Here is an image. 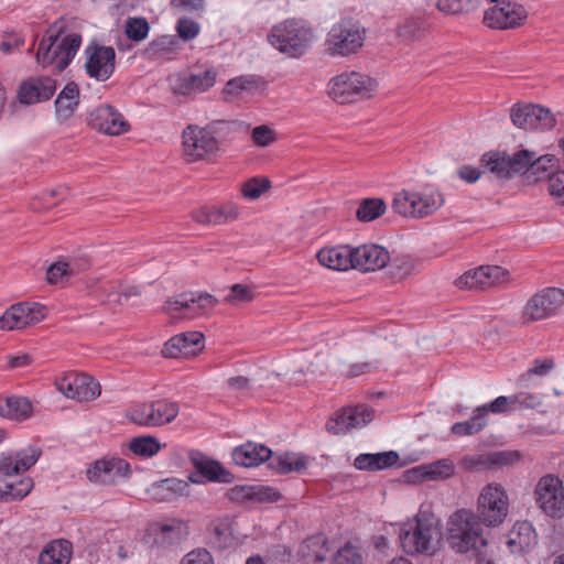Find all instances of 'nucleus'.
Listing matches in <instances>:
<instances>
[{
  "label": "nucleus",
  "instance_id": "nucleus-1",
  "mask_svg": "<svg viewBox=\"0 0 564 564\" xmlns=\"http://www.w3.org/2000/svg\"><path fill=\"white\" fill-rule=\"evenodd\" d=\"M509 506V496L502 485H486L477 499V513L460 509L451 516L447 536L451 547L458 553L479 556L487 545L481 525L495 528L502 524L508 517Z\"/></svg>",
  "mask_w": 564,
  "mask_h": 564
},
{
  "label": "nucleus",
  "instance_id": "nucleus-2",
  "mask_svg": "<svg viewBox=\"0 0 564 564\" xmlns=\"http://www.w3.org/2000/svg\"><path fill=\"white\" fill-rule=\"evenodd\" d=\"M313 31L303 21L285 20L274 25L268 34V42L278 51L290 57H300L308 48Z\"/></svg>",
  "mask_w": 564,
  "mask_h": 564
},
{
  "label": "nucleus",
  "instance_id": "nucleus-3",
  "mask_svg": "<svg viewBox=\"0 0 564 564\" xmlns=\"http://www.w3.org/2000/svg\"><path fill=\"white\" fill-rule=\"evenodd\" d=\"M58 34L47 31L39 43L36 62L43 67L55 65L57 72L64 70L75 57L82 44L78 33L65 35L59 43Z\"/></svg>",
  "mask_w": 564,
  "mask_h": 564
},
{
  "label": "nucleus",
  "instance_id": "nucleus-4",
  "mask_svg": "<svg viewBox=\"0 0 564 564\" xmlns=\"http://www.w3.org/2000/svg\"><path fill=\"white\" fill-rule=\"evenodd\" d=\"M377 88L373 78L358 72H345L333 77L327 85L328 96L340 105L370 98Z\"/></svg>",
  "mask_w": 564,
  "mask_h": 564
},
{
  "label": "nucleus",
  "instance_id": "nucleus-5",
  "mask_svg": "<svg viewBox=\"0 0 564 564\" xmlns=\"http://www.w3.org/2000/svg\"><path fill=\"white\" fill-rule=\"evenodd\" d=\"M365 39L366 30L358 21L341 19L327 33L326 51L332 56H349L364 46Z\"/></svg>",
  "mask_w": 564,
  "mask_h": 564
},
{
  "label": "nucleus",
  "instance_id": "nucleus-6",
  "mask_svg": "<svg viewBox=\"0 0 564 564\" xmlns=\"http://www.w3.org/2000/svg\"><path fill=\"white\" fill-rule=\"evenodd\" d=\"M444 204L438 192H416L402 189L397 192L392 199V209L405 218H424L432 215Z\"/></svg>",
  "mask_w": 564,
  "mask_h": 564
},
{
  "label": "nucleus",
  "instance_id": "nucleus-7",
  "mask_svg": "<svg viewBox=\"0 0 564 564\" xmlns=\"http://www.w3.org/2000/svg\"><path fill=\"white\" fill-rule=\"evenodd\" d=\"M438 529L430 519L417 518L404 524L399 540L403 551L410 555L433 554L436 550Z\"/></svg>",
  "mask_w": 564,
  "mask_h": 564
},
{
  "label": "nucleus",
  "instance_id": "nucleus-8",
  "mask_svg": "<svg viewBox=\"0 0 564 564\" xmlns=\"http://www.w3.org/2000/svg\"><path fill=\"white\" fill-rule=\"evenodd\" d=\"M178 412V403L159 399L133 406L127 417L130 422L140 426L158 427L174 421Z\"/></svg>",
  "mask_w": 564,
  "mask_h": 564
},
{
  "label": "nucleus",
  "instance_id": "nucleus-9",
  "mask_svg": "<svg viewBox=\"0 0 564 564\" xmlns=\"http://www.w3.org/2000/svg\"><path fill=\"white\" fill-rule=\"evenodd\" d=\"M182 138L184 154L189 162L209 160L219 151V141L208 128L187 126Z\"/></svg>",
  "mask_w": 564,
  "mask_h": 564
},
{
  "label": "nucleus",
  "instance_id": "nucleus-10",
  "mask_svg": "<svg viewBox=\"0 0 564 564\" xmlns=\"http://www.w3.org/2000/svg\"><path fill=\"white\" fill-rule=\"evenodd\" d=\"M564 305V292L558 288H545L529 299L522 310L524 324L543 321L554 316Z\"/></svg>",
  "mask_w": 564,
  "mask_h": 564
},
{
  "label": "nucleus",
  "instance_id": "nucleus-11",
  "mask_svg": "<svg viewBox=\"0 0 564 564\" xmlns=\"http://www.w3.org/2000/svg\"><path fill=\"white\" fill-rule=\"evenodd\" d=\"M535 500L541 510L552 519L564 517V487L555 475H545L536 484Z\"/></svg>",
  "mask_w": 564,
  "mask_h": 564
},
{
  "label": "nucleus",
  "instance_id": "nucleus-12",
  "mask_svg": "<svg viewBox=\"0 0 564 564\" xmlns=\"http://www.w3.org/2000/svg\"><path fill=\"white\" fill-rule=\"evenodd\" d=\"M216 78L215 68L198 67L175 74L171 77L170 83L175 95L191 96L207 91L215 85Z\"/></svg>",
  "mask_w": 564,
  "mask_h": 564
},
{
  "label": "nucleus",
  "instance_id": "nucleus-13",
  "mask_svg": "<svg viewBox=\"0 0 564 564\" xmlns=\"http://www.w3.org/2000/svg\"><path fill=\"white\" fill-rule=\"evenodd\" d=\"M528 18L525 8L510 0H502L487 9L482 22L494 30H509L521 26Z\"/></svg>",
  "mask_w": 564,
  "mask_h": 564
},
{
  "label": "nucleus",
  "instance_id": "nucleus-14",
  "mask_svg": "<svg viewBox=\"0 0 564 564\" xmlns=\"http://www.w3.org/2000/svg\"><path fill=\"white\" fill-rule=\"evenodd\" d=\"M527 150H519L513 154L505 151H489L482 154L480 163L486 171L497 178L508 180L523 172L524 166H527Z\"/></svg>",
  "mask_w": 564,
  "mask_h": 564
},
{
  "label": "nucleus",
  "instance_id": "nucleus-15",
  "mask_svg": "<svg viewBox=\"0 0 564 564\" xmlns=\"http://www.w3.org/2000/svg\"><path fill=\"white\" fill-rule=\"evenodd\" d=\"M188 458L195 469L188 476L189 481L193 484H230L235 479L234 475L218 460L206 456L199 451H191Z\"/></svg>",
  "mask_w": 564,
  "mask_h": 564
},
{
  "label": "nucleus",
  "instance_id": "nucleus-16",
  "mask_svg": "<svg viewBox=\"0 0 564 564\" xmlns=\"http://www.w3.org/2000/svg\"><path fill=\"white\" fill-rule=\"evenodd\" d=\"M512 123L524 130H550L556 124L555 116L550 109L532 104H516L510 111Z\"/></svg>",
  "mask_w": 564,
  "mask_h": 564
},
{
  "label": "nucleus",
  "instance_id": "nucleus-17",
  "mask_svg": "<svg viewBox=\"0 0 564 564\" xmlns=\"http://www.w3.org/2000/svg\"><path fill=\"white\" fill-rule=\"evenodd\" d=\"M509 271L499 265H480L456 279L455 285L467 290H486L509 281Z\"/></svg>",
  "mask_w": 564,
  "mask_h": 564
},
{
  "label": "nucleus",
  "instance_id": "nucleus-18",
  "mask_svg": "<svg viewBox=\"0 0 564 564\" xmlns=\"http://www.w3.org/2000/svg\"><path fill=\"white\" fill-rule=\"evenodd\" d=\"M87 478L95 484L113 486L131 475L130 464L119 457L97 459L88 469Z\"/></svg>",
  "mask_w": 564,
  "mask_h": 564
},
{
  "label": "nucleus",
  "instance_id": "nucleus-19",
  "mask_svg": "<svg viewBox=\"0 0 564 564\" xmlns=\"http://www.w3.org/2000/svg\"><path fill=\"white\" fill-rule=\"evenodd\" d=\"M45 317V307L39 303L21 302L10 306L0 317V329H22Z\"/></svg>",
  "mask_w": 564,
  "mask_h": 564
},
{
  "label": "nucleus",
  "instance_id": "nucleus-20",
  "mask_svg": "<svg viewBox=\"0 0 564 564\" xmlns=\"http://www.w3.org/2000/svg\"><path fill=\"white\" fill-rule=\"evenodd\" d=\"M85 54L87 56L85 69L89 77L100 82L111 77L116 68L113 47L91 43L86 47Z\"/></svg>",
  "mask_w": 564,
  "mask_h": 564
},
{
  "label": "nucleus",
  "instance_id": "nucleus-21",
  "mask_svg": "<svg viewBox=\"0 0 564 564\" xmlns=\"http://www.w3.org/2000/svg\"><path fill=\"white\" fill-rule=\"evenodd\" d=\"M57 389L67 398L89 402L100 395V384L85 373H69L57 381Z\"/></svg>",
  "mask_w": 564,
  "mask_h": 564
},
{
  "label": "nucleus",
  "instance_id": "nucleus-22",
  "mask_svg": "<svg viewBox=\"0 0 564 564\" xmlns=\"http://www.w3.org/2000/svg\"><path fill=\"white\" fill-rule=\"evenodd\" d=\"M372 416V410L366 405L343 408L326 422V431L334 435L345 434L351 429L365 426Z\"/></svg>",
  "mask_w": 564,
  "mask_h": 564
},
{
  "label": "nucleus",
  "instance_id": "nucleus-23",
  "mask_svg": "<svg viewBox=\"0 0 564 564\" xmlns=\"http://www.w3.org/2000/svg\"><path fill=\"white\" fill-rule=\"evenodd\" d=\"M88 123L91 128L109 135H119L130 129L122 115L110 105H101L94 109L88 115Z\"/></svg>",
  "mask_w": 564,
  "mask_h": 564
},
{
  "label": "nucleus",
  "instance_id": "nucleus-24",
  "mask_svg": "<svg viewBox=\"0 0 564 564\" xmlns=\"http://www.w3.org/2000/svg\"><path fill=\"white\" fill-rule=\"evenodd\" d=\"M204 335L199 332H185L170 338L162 348L165 358H188L203 349Z\"/></svg>",
  "mask_w": 564,
  "mask_h": 564
},
{
  "label": "nucleus",
  "instance_id": "nucleus-25",
  "mask_svg": "<svg viewBox=\"0 0 564 564\" xmlns=\"http://www.w3.org/2000/svg\"><path fill=\"white\" fill-rule=\"evenodd\" d=\"M55 91V79L47 76L31 77L20 85L18 99L23 105H34L51 99Z\"/></svg>",
  "mask_w": 564,
  "mask_h": 564
},
{
  "label": "nucleus",
  "instance_id": "nucleus-26",
  "mask_svg": "<svg viewBox=\"0 0 564 564\" xmlns=\"http://www.w3.org/2000/svg\"><path fill=\"white\" fill-rule=\"evenodd\" d=\"M389 262V252L378 245H364L352 248V269L364 272L384 268Z\"/></svg>",
  "mask_w": 564,
  "mask_h": 564
},
{
  "label": "nucleus",
  "instance_id": "nucleus-27",
  "mask_svg": "<svg viewBox=\"0 0 564 564\" xmlns=\"http://www.w3.org/2000/svg\"><path fill=\"white\" fill-rule=\"evenodd\" d=\"M239 206L227 202L219 206H204L192 213V218L202 225H221L238 219Z\"/></svg>",
  "mask_w": 564,
  "mask_h": 564
},
{
  "label": "nucleus",
  "instance_id": "nucleus-28",
  "mask_svg": "<svg viewBox=\"0 0 564 564\" xmlns=\"http://www.w3.org/2000/svg\"><path fill=\"white\" fill-rule=\"evenodd\" d=\"M215 304L216 300L207 293L197 295L194 293H183L174 299L167 300L164 310L171 314L176 311L186 310L189 311L188 317H193L213 307Z\"/></svg>",
  "mask_w": 564,
  "mask_h": 564
},
{
  "label": "nucleus",
  "instance_id": "nucleus-29",
  "mask_svg": "<svg viewBox=\"0 0 564 564\" xmlns=\"http://www.w3.org/2000/svg\"><path fill=\"white\" fill-rule=\"evenodd\" d=\"M228 497L235 502H276L280 500V492L268 486H236L229 490Z\"/></svg>",
  "mask_w": 564,
  "mask_h": 564
},
{
  "label": "nucleus",
  "instance_id": "nucleus-30",
  "mask_svg": "<svg viewBox=\"0 0 564 564\" xmlns=\"http://www.w3.org/2000/svg\"><path fill=\"white\" fill-rule=\"evenodd\" d=\"M272 451L263 444L247 442L231 453L234 463L238 466L250 468L259 466L271 458Z\"/></svg>",
  "mask_w": 564,
  "mask_h": 564
},
{
  "label": "nucleus",
  "instance_id": "nucleus-31",
  "mask_svg": "<svg viewBox=\"0 0 564 564\" xmlns=\"http://www.w3.org/2000/svg\"><path fill=\"white\" fill-rule=\"evenodd\" d=\"M316 258L323 267L332 270L347 271L352 269V248L349 246L322 248Z\"/></svg>",
  "mask_w": 564,
  "mask_h": 564
},
{
  "label": "nucleus",
  "instance_id": "nucleus-32",
  "mask_svg": "<svg viewBox=\"0 0 564 564\" xmlns=\"http://www.w3.org/2000/svg\"><path fill=\"white\" fill-rule=\"evenodd\" d=\"M455 473L454 463L449 458H442L435 462L416 466L406 471L410 477L422 480L447 479Z\"/></svg>",
  "mask_w": 564,
  "mask_h": 564
},
{
  "label": "nucleus",
  "instance_id": "nucleus-33",
  "mask_svg": "<svg viewBox=\"0 0 564 564\" xmlns=\"http://www.w3.org/2000/svg\"><path fill=\"white\" fill-rule=\"evenodd\" d=\"M535 543V530L528 521L517 522L509 532L508 546L512 553H527Z\"/></svg>",
  "mask_w": 564,
  "mask_h": 564
},
{
  "label": "nucleus",
  "instance_id": "nucleus-34",
  "mask_svg": "<svg viewBox=\"0 0 564 564\" xmlns=\"http://www.w3.org/2000/svg\"><path fill=\"white\" fill-rule=\"evenodd\" d=\"M399 454L394 451L382 453H362L354 460V467L358 470L377 471L393 467L399 462Z\"/></svg>",
  "mask_w": 564,
  "mask_h": 564
},
{
  "label": "nucleus",
  "instance_id": "nucleus-35",
  "mask_svg": "<svg viewBox=\"0 0 564 564\" xmlns=\"http://www.w3.org/2000/svg\"><path fill=\"white\" fill-rule=\"evenodd\" d=\"M188 484L178 478H166L151 485L148 492L156 501H172L187 495Z\"/></svg>",
  "mask_w": 564,
  "mask_h": 564
},
{
  "label": "nucleus",
  "instance_id": "nucleus-36",
  "mask_svg": "<svg viewBox=\"0 0 564 564\" xmlns=\"http://www.w3.org/2000/svg\"><path fill=\"white\" fill-rule=\"evenodd\" d=\"M79 104V87L75 82L65 85L55 100L56 115L63 119L73 116Z\"/></svg>",
  "mask_w": 564,
  "mask_h": 564
},
{
  "label": "nucleus",
  "instance_id": "nucleus-37",
  "mask_svg": "<svg viewBox=\"0 0 564 564\" xmlns=\"http://www.w3.org/2000/svg\"><path fill=\"white\" fill-rule=\"evenodd\" d=\"M72 556V543L57 540L47 544L39 555V564H68Z\"/></svg>",
  "mask_w": 564,
  "mask_h": 564
},
{
  "label": "nucleus",
  "instance_id": "nucleus-38",
  "mask_svg": "<svg viewBox=\"0 0 564 564\" xmlns=\"http://www.w3.org/2000/svg\"><path fill=\"white\" fill-rule=\"evenodd\" d=\"M268 466L278 474H289L305 469L307 459L306 456L294 453H284L275 456L272 454Z\"/></svg>",
  "mask_w": 564,
  "mask_h": 564
},
{
  "label": "nucleus",
  "instance_id": "nucleus-39",
  "mask_svg": "<svg viewBox=\"0 0 564 564\" xmlns=\"http://www.w3.org/2000/svg\"><path fill=\"white\" fill-rule=\"evenodd\" d=\"M32 411V404L29 399L23 397H8L0 400V415L11 420H24L29 417Z\"/></svg>",
  "mask_w": 564,
  "mask_h": 564
},
{
  "label": "nucleus",
  "instance_id": "nucleus-40",
  "mask_svg": "<svg viewBox=\"0 0 564 564\" xmlns=\"http://www.w3.org/2000/svg\"><path fill=\"white\" fill-rule=\"evenodd\" d=\"M32 487L33 481L29 477L17 482H0V501L21 500L30 494Z\"/></svg>",
  "mask_w": 564,
  "mask_h": 564
},
{
  "label": "nucleus",
  "instance_id": "nucleus-41",
  "mask_svg": "<svg viewBox=\"0 0 564 564\" xmlns=\"http://www.w3.org/2000/svg\"><path fill=\"white\" fill-rule=\"evenodd\" d=\"M387 205L382 198H365L360 202L356 213L359 221H372L386 213Z\"/></svg>",
  "mask_w": 564,
  "mask_h": 564
},
{
  "label": "nucleus",
  "instance_id": "nucleus-42",
  "mask_svg": "<svg viewBox=\"0 0 564 564\" xmlns=\"http://www.w3.org/2000/svg\"><path fill=\"white\" fill-rule=\"evenodd\" d=\"M528 158L522 173H530L535 175L536 180H540L541 173H546L549 169L553 167L556 163V158L552 154H545L536 156L534 152L527 150Z\"/></svg>",
  "mask_w": 564,
  "mask_h": 564
},
{
  "label": "nucleus",
  "instance_id": "nucleus-43",
  "mask_svg": "<svg viewBox=\"0 0 564 564\" xmlns=\"http://www.w3.org/2000/svg\"><path fill=\"white\" fill-rule=\"evenodd\" d=\"M486 425L487 417L476 408L469 420L453 424L451 431L457 436L473 435L479 433Z\"/></svg>",
  "mask_w": 564,
  "mask_h": 564
},
{
  "label": "nucleus",
  "instance_id": "nucleus-44",
  "mask_svg": "<svg viewBox=\"0 0 564 564\" xmlns=\"http://www.w3.org/2000/svg\"><path fill=\"white\" fill-rule=\"evenodd\" d=\"M129 449L138 456L148 458L160 452L161 444L154 436H138L131 440Z\"/></svg>",
  "mask_w": 564,
  "mask_h": 564
},
{
  "label": "nucleus",
  "instance_id": "nucleus-45",
  "mask_svg": "<svg viewBox=\"0 0 564 564\" xmlns=\"http://www.w3.org/2000/svg\"><path fill=\"white\" fill-rule=\"evenodd\" d=\"M176 43L177 40L175 36L163 35L150 42L143 54L150 59H155L166 53L174 51Z\"/></svg>",
  "mask_w": 564,
  "mask_h": 564
},
{
  "label": "nucleus",
  "instance_id": "nucleus-46",
  "mask_svg": "<svg viewBox=\"0 0 564 564\" xmlns=\"http://www.w3.org/2000/svg\"><path fill=\"white\" fill-rule=\"evenodd\" d=\"M424 32L425 23L419 18L406 19L397 30L399 37L410 42L420 40L424 35Z\"/></svg>",
  "mask_w": 564,
  "mask_h": 564
},
{
  "label": "nucleus",
  "instance_id": "nucleus-47",
  "mask_svg": "<svg viewBox=\"0 0 564 564\" xmlns=\"http://www.w3.org/2000/svg\"><path fill=\"white\" fill-rule=\"evenodd\" d=\"M479 0H437V9L446 14H464L477 8Z\"/></svg>",
  "mask_w": 564,
  "mask_h": 564
},
{
  "label": "nucleus",
  "instance_id": "nucleus-48",
  "mask_svg": "<svg viewBox=\"0 0 564 564\" xmlns=\"http://www.w3.org/2000/svg\"><path fill=\"white\" fill-rule=\"evenodd\" d=\"M149 31L150 25L145 18H129L126 21L124 33L131 41H143L148 36Z\"/></svg>",
  "mask_w": 564,
  "mask_h": 564
},
{
  "label": "nucleus",
  "instance_id": "nucleus-49",
  "mask_svg": "<svg viewBox=\"0 0 564 564\" xmlns=\"http://www.w3.org/2000/svg\"><path fill=\"white\" fill-rule=\"evenodd\" d=\"M75 272L70 263L57 261L47 269L46 280L50 284L63 283L74 275Z\"/></svg>",
  "mask_w": 564,
  "mask_h": 564
},
{
  "label": "nucleus",
  "instance_id": "nucleus-50",
  "mask_svg": "<svg viewBox=\"0 0 564 564\" xmlns=\"http://www.w3.org/2000/svg\"><path fill=\"white\" fill-rule=\"evenodd\" d=\"M271 187V182L267 177H253L245 182L241 186V193L245 198L257 199Z\"/></svg>",
  "mask_w": 564,
  "mask_h": 564
},
{
  "label": "nucleus",
  "instance_id": "nucleus-51",
  "mask_svg": "<svg viewBox=\"0 0 564 564\" xmlns=\"http://www.w3.org/2000/svg\"><path fill=\"white\" fill-rule=\"evenodd\" d=\"M479 412H482L485 417L489 412L494 414H501L510 411H514V402H512V397L500 395L496 398L494 401L482 404L477 408Z\"/></svg>",
  "mask_w": 564,
  "mask_h": 564
},
{
  "label": "nucleus",
  "instance_id": "nucleus-52",
  "mask_svg": "<svg viewBox=\"0 0 564 564\" xmlns=\"http://www.w3.org/2000/svg\"><path fill=\"white\" fill-rule=\"evenodd\" d=\"M257 87V80L253 76H240L227 82L224 94L230 96H238L245 90H251Z\"/></svg>",
  "mask_w": 564,
  "mask_h": 564
},
{
  "label": "nucleus",
  "instance_id": "nucleus-53",
  "mask_svg": "<svg viewBox=\"0 0 564 564\" xmlns=\"http://www.w3.org/2000/svg\"><path fill=\"white\" fill-rule=\"evenodd\" d=\"M489 467L494 466H511L521 459L519 451H496L488 453Z\"/></svg>",
  "mask_w": 564,
  "mask_h": 564
},
{
  "label": "nucleus",
  "instance_id": "nucleus-54",
  "mask_svg": "<svg viewBox=\"0 0 564 564\" xmlns=\"http://www.w3.org/2000/svg\"><path fill=\"white\" fill-rule=\"evenodd\" d=\"M333 564H362V557L357 547L348 543L337 551Z\"/></svg>",
  "mask_w": 564,
  "mask_h": 564
},
{
  "label": "nucleus",
  "instance_id": "nucleus-55",
  "mask_svg": "<svg viewBox=\"0 0 564 564\" xmlns=\"http://www.w3.org/2000/svg\"><path fill=\"white\" fill-rule=\"evenodd\" d=\"M547 183L550 195L564 205V170L549 174Z\"/></svg>",
  "mask_w": 564,
  "mask_h": 564
},
{
  "label": "nucleus",
  "instance_id": "nucleus-56",
  "mask_svg": "<svg viewBox=\"0 0 564 564\" xmlns=\"http://www.w3.org/2000/svg\"><path fill=\"white\" fill-rule=\"evenodd\" d=\"M178 564H215V560L207 549L197 547L186 553Z\"/></svg>",
  "mask_w": 564,
  "mask_h": 564
},
{
  "label": "nucleus",
  "instance_id": "nucleus-57",
  "mask_svg": "<svg viewBox=\"0 0 564 564\" xmlns=\"http://www.w3.org/2000/svg\"><path fill=\"white\" fill-rule=\"evenodd\" d=\"M176 31L182 40L191 41L199 34L200 26L192 19L181 18L177 21Z\"/></svg>",
  "mask_w": 564,
  "mask_h": 564
},
{
  "label": "nucleus",
  "instance_id": "nucleus-58",
  "mask_svg": "<svg viewBox=\"0 0 564 564\" xmlns=\"http://www.w3.org/2000/svg\"><path fill=\"white\" fill-rule=\"evenodd\" d=\"M254 297L253 289L246 284H234L230 288L228 295H226L225 301L228 303L234 302H250Z\"/></svg>",
  "mask_w": 564,
  "mask_h": 564
},
{
  "label": "nucleus",
  "instance_id": "nucleus-59",
  "mask_svg": "<svg viewBox=\"0 0 564 564\" xmlns=\"http://www.w3.org/2000/svg\"><path fill=\"white\" fill-rule=\"evenodd\" d=\"M41 449L37 447H29L15 454L18 466L21 471L30 469L40 458Z\"/></svg>",
  "mask_w": 564,
  "mask_h": 564
},
{
  "label": "nucleus",
  "instance_id": "nucleus-60",
  "mask_svg": "<svg viewBox=\"0 0 564 564\" xmlns=\"http://www.w3.org/2000/svg\"><path fill=\"white\" fill-rule=\"evenodd\" d=\"M251 139L257 147L265 148L275 141V133L270 127L262 124L253 128Z\"/></svg>",
  "mask_w": 564,
  "mask_h": 564
},
{
  "label": "nucleus",
  "instance_id": "nucleus-61",
  "mask_svg": "<svg viewBox=\"0 0 564 564\" xmlns=\"http://www.w3.org/2000/svg\"><path fill=\"white\" fill-rule=\"evenodd\" d=\"M512 402H514L516 410L519 408L534 409L541 405V399L539 395L521 391L512 394Z\"/></svg>",
  "mask_w": 564,
  "mask_h": 564
},
{
  "label": "nucleus",
  "instance_id": "nucleus-62",
  "mask_svg": "<svg viewBox=\"0 0 564 564\" xmlns=\"http://www.w3.org/2000/svg\"><path fill=\"white\" fill-rule=\"evenodd\" d=\"M412 270V264L408 261H393L388 267V273L395 281H401L406 278Z\"/></svg>",
  "mask_w": 564,
  "mask_h": 564
},
{
  "label": "nucleus",
  "instance_id": "nucleus-63",
  "mask_svg": "<svg viewBox=\"0 0 564 564\" xmlns=\"http://www.w3.org/2000/svg\"><path fill=\"white\" fill-rule=\"evenodd\" d=\"M229 390L245 394L251 389V380L245 376H236L229 378L227 381Z\"/></svg>",
  "mask_w": 564,
  "mask_h": 564
},
{
  "label": "nucleus",
  "instance_id": "nucleus-64",
  "mask_svg": "<svg viewBox=\"0 0 564 564\" xmlns=\"http://www.w3.org/2000/svg\"><path fill=\"white\" fill-rule=\"evenodd\" d=\"M487 458H488V454L465 457L462 460V465L467 470H476V469H480V468H488L489 467V462H488Z\"/></svg>",
  "mask_w": 564,
  "mask_h": 564
}]
</instances>
